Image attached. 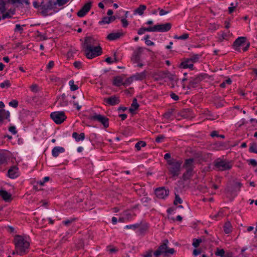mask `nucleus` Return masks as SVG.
Instances as JSON below:
<instances>
[{
	"label": "nucleus",
	"instance_id": "1",
	"mask_svg": "<svg viewBox=\"0 0 257 257\" xmlns=\"http://www.w3.org/2000/svg\"><path fill=\"white\" fill-rule=\"evenodd\" d=\"M83 47L85 54L88 59H92L102 53V49L98 42L93 37H86L83 44Z\"/></svg>",
	"mask_w": 257,
	"mask_h": 257
},
{
	"label": "nucleus",
	"instance_id": "2",
	"mask_svg": "<svg viewBox=\"0 0 257 257\" xmlns=\"http://www.w3.org/2000/svg\"><path fill=\"white\" fill-rule=\"evenodd\" d=\"M14 242L17 249V253L23 255L25 253L30 246L29 241L24 236L16 235L15 236Z\"/></svg>",
	"mask_w": 257,
	"mask_h": 257
},
{
	"label": "nucleus",
	"instance_id": "3",
	"mask_svg": "<svg viewBox=\"0 0 257 257\" xmlns=\"http://www.w3.org/2000/svg\"><path fill=\"white\" fill-rule=\"evenodd\" d=\"M182 162L175 159L168 161L167 168L169 174L173 180H176L181 171Z\"/></svg>",
	"mask_w": 257,
	"mask_h": 257
},
{
	"label": "nucleus",
	"instance_id": "4",
	"mask_svg": "<svg viewBox=\"0 0 257 257\" xmlns=\"http://www.w3.org/2000/svg\"><path fill=\"white\" fill-rule=\"evenodd\" d=\"M33 4L34 8L38 9L44 16H46L48 11L53 8L50 0H35Z\"/></svg>",
	"mask_w": 257,
	"mask_h": 257
},
{
	"label": "nucleus",
	"instance_id": "5",
	"mask_svg": "<svg viewBox=\"0 0 257 257\" xmlns=\"http://www.w3.org/2000/svg\"><path fill=\"white\" fill-rule=\"evenodd\" d=\"M214 166L217 170L224 171L231 169L232 167V163L231 161L217 159L214 162Z\"/></svg>",
	"mask_w": 257,
	"mask_h": 257
},
{
	"label": "nucleus",
	"instance_id": "6",
	"mask_svg": "<svg viewBox=\"0 0 257 257\" xmlns=\"http://www.w3.org/2000/svg\"><path fill=\"white\" fill-rule=\"evenodd\" d=\"M168 243V241L167 240H165L164 242L158 247L156 251L154 252V255L155 257H159L162 254L167 255L168 254H173L174 252V249L173 248H168L167 245Z\"/></svg>",
	"mask_w": 257,
	"mask_h": 257
},
{
	"label": "nucleus",
	"instance_id": "7",
	"mask_svg": "<svg viewBox=\"0 0 257 257\" xmlns=\"http://www.w3.org/2000/svg\"><path fill=\"white\" fill-rule=\"evenodd\" d=\"M51 117L57 124L62 123L66 118L65 113L63 111H55L52 112Z\"/></svg>",
	"mask_w": 257,
	"mask_h": 257
},
{
	"label": "nucleus",
	"instance_id": "8",
	"mask_svg": "<svg viewBox=\"0 0 257 257\" xmlns=\"http://www.w3.org/2000/svg\"><path fill=\"white\" fill-rule=\"evenodd\" d=\"M91 119L100 122L104 127H107L109 126L108 118L100 114L95 113L91 116Z\"/></svg>",
	"mask_w": 257,
	"mask_h": 257
},
{
	"label": "nucleus",
	"instance_id": "9",
	"mask_svg": "<svg viewBox=\"0 0 257 257\" xmlns=\"http://www.w3.org/2000/svg\"><path fill=\"white\" fill-rule=\"evenodd\" d=\"M155 194L156 196L160 199H164L168 196L169 190L164 187L159 188L156 189Z\"/></svg>",
	"mask_w": 257,
	"mask_h": 257
},
{
	"label": "nucleus",
	"instance_id": "10",
	"mask_svg": "<svg viewBox=\"0 0 257 257\" xmlns=\"http://www.w3.org/2000/svg\"><path fill=\"white\" fill-rule=\"evenodd\" d=\"M142 51L143 49L141 47H139L134 52V54L131 58V61L133 63H139L141 61V55L142 53Z\"/></svg>",
	"mask_w": 257,
	"mask_h": 257
},
{
	"label": "nucleus",
	"instance_id": "11",
	"mask_svg": "<svg viewBox=\"0 0 257 257\" xmlns=\"http://www.w3.org/2000/svg\"><path fill=\"white\" fill-rule=\"evenodd\" d=\"M92 3L89 2L86 3L82 9L77 13V15L80 17L84 16L90 10Z\"/></svg>",
	"mask_w": 257,
	"mask_h": 257
},
{
	"label": "nucleus",
	"instance_id": "12",
	"mask_svg": "<svg viewBox=\"0 0 257 257\" xmlns=\"http://www.w3.org/2000/svg\"><path fill=\"white\" fill-rule=\"evenodd\" d=\"M156 32H165L168 31L171 28V24L169 23L164 24L156 25Z\"/></svg>",
	"mask_w": 257,
	"mask_h": 257
},
{
	"label": "nucleus",
	"instance_id": "13",
	"mask_svg": "<svg viewBox=\"0 0 257 257\" xmlns=\"http://www.w3.org/2000/svg\"><path fill=\"white\" fill-rule=\"evenodd\" d=\"M8 176L12 179H14L19 176L18 168L14 166L12 167L8 171Z\"/></svg>",
	"mask_w": 257,
	"mask_h": 257
},
{
	"label": "nucleus",
	"instance_id": "14",
	"mask_svg": "<svg viewBox=\"0 0 257 257\" xmlns=\"http://www.w3.org/2000/svg\"><path fill=\"white\" fill-rule=\"evenodd\" d=\"M168 72V71H165L154 73L153 78L156 81H159L166 78Z\"/></svg>",
	"mask_w": 257,
	"mask_h": 257
},
{
	"label": "nucleus",
	"instance_id": "15",
	"mask_svg": "<svg viewBox=\"0 0 257 257\" xmlns=\"http://www.w3.org/2000/svg\"><path fill=\"white\" fill-rule=\"evenodd\" d=\"M105 102L110 105H114L119 103L120 100L119 98L116 96H112L108 98H104Z\"/></svg>",
	"mask_w": 257,
	"mask_h": 257
},
{
	"label": "nucleus",
	"instance_id": "16",
	"mask_svg": "<svg viewBox=\"0 0 257 257\" xmlns=\"http://www.w3.org/2000/svg\"><path fill=\"white\" fill-rule=\"evenodd\" d=\"M245 41V38L240 37L238 38L233 43V47L236 51H239L240 46L242 45Z\"/></svg>",
	"mask_w": 257,
	"mask_h": 257
},
{
	"label": "nucleus",
	"instance_id": "17",
	"mask_svg": "<svg viewBox=\"0 0 257 257\" xmlns=\"http://www.w3.org/2000/svg\"><path fill=\"white\" fill-rule=\"evenodd\" d=\"M194 162V160L193 159L190 158L185 160L184 164L183 165V168L185 169V170H193Z\"/></svg>",
	"mask_w": 257,
	"mask_h": 257
},
{
	"label": "nucleus",
	"instance_id": "18",
	"mask_svg": "<svg viewBox=\"0 0 257 257\" xmlns=\"http://www.w3.org/2000/svg\"><path fill=\"white\" fill-rule=\"evenodd\" d=\"M65 149L63 147H55L52 151V156L54 157H57L60 153H64Z\"/></svg>",
	"mask_w": 257,
	"mask_h": 257
},
{
	"label": "nucleus",
	"instance_id": "19",
	"mask_svg": "<svg viewBox=\"0 0 257 257\" xmlns=\"http://www.w3.org/2000/svg\"><path fill=\"white\" fill-rule=\"evenodd\" d=\"M5 119L8 121H10V113L9 111L4 110L0 114V123H2Z\"/></svg>",
	"mask_w": 257,
	"mask_h": 257
},
{
	"label": "nucleus",
	"instance_id": "20",
	"mask_svg": "<svg viewBox=\"0 0 257 257\" xmlns=\"http://www.w3.org/2000/svg\"><path fill=\"white\" fill-rule=\"evenodd\" d=\"M0 196L6 201H9L11 200V195L6 190H0Z\"/></svg>",
	"mask_w": 257,
	"mask_h": 257
},
{
	"label": "nucleus",
	"instance_id": "21",
	"mask_svg": "<svg viewBox=\"0 0 257 257\" xmlns=\"http://www.w3.org/2000/svg\"><path fill=\"white\" fill-rule=\"evenodd\" d=\"M122 35V33L120 32H116V33H112L109 34L107 37V38L109 40L113 41L115 40L120 37Z\"/></svg>",
	"mask_w": 257,
	"mask_h": 257
},
{
	"label": "nucleus",
	"instance_id": "22",
	"mask_svg": "<svg viewBox=\"0 0 257 257\" xmlns=\"http://www.w3.org/2000/svg\"><path fill=\"white\" fill-rule=\"evenodd\" d=\"M133 76L134 80H142L146 78V72L144 71L141 73H138L133 75Z\"/></svg>",
	"mask_w": 257,
	"mask_h": 257
},
{
	"label": "nucleus",
	"instance_id": "23",
	"mask_svg": "<svg viewBox=\"0 0 257 257\" xmlns=\"http://www.w3.org/2000/svg\"><path fill=\"white\" fill-rule=\"evenodd\" d=\"M57 102L61 106H67L68 103L67 100L66 99L65 95L64 94L59 97Z\"/></svg>",
	"mask_w": 257,
	"mask_h": 257
},
{
	"label": "nucleus",
	"instance_id": "24",
	"mask_svg": "<svg viewBox=\"0 0 257 257\" xmlns=\"http://www.w3.org/2000/svg\"><path fill=\"white\" fill-rule=\"evenodd\" d=\"M180 66L183 68H188L190 69H192L193 65L192 64V62L190 61V60L187 59L185 61L182 62L180 64Z\"/></svg>",
	"mask_w": 257,
	"mask_h": 257
},
{
	"label": "nucleus",
	"instance_id": "25",
	"mask_svg": "<svg viewBox=\"0 0 257 257\" xmlns=\"http://www.w3.org/2000/svg\"><path fill=\"white\" fill-rule=\"evenodd\" d=\"M193 174V170H186V171L182 175V179L184 181L187 180L191 178Z\"/></svg>",
	"mask_w": 257,
	"mask_h": 257
},
{
	"label": "nucleus",
	"instance_id": "26",
	"mask_svg": "<svg viewBox=\"0 0 257 257\" xmlns=\"http://www.w3.org/2000/svg\"><path fill=\"white\" fill-rule=\"evenodd\" d=\"M146 9V6L144 5H141L140 7L134 11V14H139L142 15L144 14V11Z\"/></svg>",
	"mask_w": 257,
	"mask_h": 257
},
{
	"label": "nucleus",
	"instance_id": "27",
	"mask_svg": "<svg viewBox=\"0 0 257 257\" xmlns=\"http://www.w3.org/2000/svg\"><path fill=\"white\" fill-rule=\"evenodd\" d=\"M72 137L74 138L76 141L78 142L80 141H82L85 138V135L84 133H81L80 135H78L77 133H73L72 134Z\"/></svg>",
	"mask_w": 257,
	"mask_h": 257
},
{
	"label": "nucleus",
	"instance_id": "28",
	"mask_svg": "<svg viewBox=\"0 0 257 257\" xmlns=\"http://www.w3.org/2000/svg\"><path fill=\"white\" fill-rule=\"evenodd\" d=\"M113 84L116 86H120L121 85H123V79L119 76L116 77L114 79Z\"/></svg>",
	"mask_w": 257,
	"mask_h": 257
},
{
	"label": "nucleus",
	"instance_id": "29",
	"mask_svg": "<svg viewBox=\"0 0 257 257\" xmlns=\"http://www.w3.org/2000/svg\"><path fill=\"white\" fill-rule=\"evenodd\" d=\"M139 104L137 102V100L136 98H134L133 103L131 105V107L130 108V111L131 112H134L139 107Z\"/></svg>",
	"mask_w": 257,
	"mask_h": 257
},
{
	"label": "nucleus",
	"instance_id": "30",
	"mask_svg": "<svg viewBox=\"0 0 257 257\" xmlns=\"http://www.w3.org/2000/svg\"><path fill=\"white\" fill-rule=\"evenodd\" d=\"M166 78H168L171 82L172 81L177 82L178 79L177 77L175 74H172L169 71L168 72Z\"/></svg>",
	"mask_w": 257,
	"mask_h": 257
},
{
	"label": "nucleus",
	"instance_id": "31",
	"mask_svg": "<svg viewBox=\"0 0 257 257\" xmlns=\"http://www.w3.org/2000/svg\"><path fill=\"white\" fill-rule=\"evenodd\" d=\"M231 225L229 222H226L224 225V231L228 234L231 231Z\"/></svg>",
	"mask_w": 257,
	"mask_h": 257
},
{
	"label": "nucleus",
	"instance_id": "32",
	"mask_svg": "<svg viewBox=\"0 0 257 257\" xmlns=\"http://www.w3.org/2000/svg\"><path fill=\"white\" fill-rule=\"evenodd\" d=\"M14 13H15L14 11H11V10L9 11V12H8L6 13H5V12L4 13H2L3 14L2 19L4 20L6 18H10L14 14Z\"/></svg>",
	"mask_w": 257,
	"mask_h": 257
},
{
	"label": "nucleus",
	"instance_id": "33",
	"mask_svg": "<svg viewBox=\"0 0 257 257\" xmlns=\"http://www.w3.org/2000/svg\"><path fill=\"white\" fill-rule=\"evenodd\" d=\"M6 3L4 0H0V12L1 13H4L6 11Z\"/></svg>",
	"mask_w": 257,
	"mask_h": 257
},
{
	"label": "nucleus",
	"instance_id": "34",
	"mask_svg": "<svg viewBox=\"0 0 257 257\" xmlns=\"http://www.w3.org/2000/svg\"><path fill=\"white\" fill-rule=\"evenodd\" d=\"M25 26V25H21L20 24H16L15 29H14L15 32H19L22 33L23 32V27Z\"/></svg>",
	"mask_w": 257,
	"mask_h": 257
},
{
	"label": "nucleus",
	"instance_id": "35",
	"mask_svg": "<svg viewBox=\"0 0 257 257\" xmlns=\"http://www.w3.org/2000/svg\"><path fill=\"white\" fill-rule=\"evenodd\" d=\"M215 254L217 256L223 257L225 255V251L223 249H220L219 248H217L215 252Z\"/></svg>",
	"mask_w": 257,
	"mask_h": 257
},
{
	"label": "nucleus",
	"instance_id": "36",
	"mask_svg": "<svg viewBox=\"0 0 257 257\" xmlns=\"http://www.w3.org/2000/svg\"><path fill=\"white\" fill-rule=\"evenodd\" d=\"M69 85L71 91H75L78 89V86L74 84V81L71 80L69 82Z\"/></svg>",
	"mask_w": 257,
	"mask_h": 257
},
{
	"label": "nucleus",
	"instance_id": "37",
	"mask_svg": "<svg viewBox=\"0 0 257 257\" xmlns=\"http://www.w3.org/2000/svg\"><path fill=\"white\" fill-rule=\"evenodd\" d=\"M11 86L10 81L8 80H5L4 82L0 84V87L2 88H8Z\"/></svg>",
	"mask_w": 257,
	"mask_h": 257
},
{
	"label": "nucleus",
	"instance_id": "38",
	"mask_svg": "<svg viewBox=\"0 0 257 257\" xmlns=\"http://www.w3.org/2000/svg\"><path fill=\"white\" fill-rule=\"evenodd\" d=\"M146 146V143L143 141H140L135 145V147L138 150H140L141 147H144Z\"/></svg>",
	"mask_w": 257,
	"mask_h": 257
},
{
	"label": "nucleus",
	"instance_id": "39",
	"mask_svg": "<svg viewBox=\"0 0 257 257\" xmlns=\"http://www.w3.org/2000/svg\"><path fill=\"white\" fill-rule=\"evenodd\" d=\"M111 23L109 17H104L101 21L99 22L100 24H108Z\"/></svg>",
	"mask_w": 257,
	"mask_h": 257
},
{
	"label": "nucleus",
	"instance_id": "40",
	"mask_svg": "<svg viewBox=\"0 0 257 257\" xmlns=\"http://www.w3.org/2000/svg\"><path fill=\"white\" fill-rule=\"evenodd\" d=\"M30 89L34 93H36L40 90L39 86L37 84H33L30 86Z\"/></svg>",
	"mask_w": 257,
	"mask_h": 257
},
{
	"label": "nucleus",
	"instance_id": "41",
	"mask_svg": "<svg viewBox=\"0 0 257 257\" xmlns=\"http://www.w3.org/2000/svg\"><path fill=\"white\" fill-rule=\"evenodd\" d=\"M140 227V224L137 223L135 224L126 225L125 228L129 229L136 230Z\"/></svg>",
	"mask_w": 257,
	"mask_h": 257
},
{
	"label": "nucleus",
	"instance_id": "42",
	"mask_svg": "<svg viewBox=\"0 0 257 257\" xmlns=\"http://www.w3.org/2000/svg\"><path fill=\"white\" fill-rule=\"evenodd\" d=\"M134 80V79L133 78V76H132L131 77L127 78L124 82H123V85L124 86H127L131 84L133 81Z\"/></svg>",
	"mask_w": 257,
	"mask_h": 257
},
{
	"label": "nucleus",
	"instance_id": "43",
	"mask_svg": "<svg viewBox=\"0 0 257 257\" xmlns=\"http://www.w3.org/2000/svg\"><path fill=\"white\" fill-rule=\"evenodd\" d=\"M188 36H189L188 34L185 33L180 36H178L177 35H175V36H174V38L175 39H178V40H185L188 38Z\"/></svg>",
	"mask_w": 257,
	"mask_h": 257
},
{
	"label": "nucleus",
	"instance_id": "44",
	"mask_svg": "<svg viewBox=\"0 0 257 257\" xmlns=\"http://www.w3.org/2000/svg\"><path fill=\"white\" fill-rule=\"evenodd\" d=\"M182 202V200L179 197V196L177 194H175V198L174 201V204L175 205H177L178 204H181Z\"/></svg>",
	"mask_w": 257,
	"mask_h": 257
},
{
	"label": "nucleus",
	"instance_id": "45",
	"mask_svg": "<svg viewBox=\"0 0 257 257\" xmlns=\"http://www.w3.org/2000/svg\"><path fill=\"white\" fill-rule=\"evenodd\" d=\"M199 57V55L198 54H193L189 59L190 60V61L192 63L196 62L198 60Z\"/></svg>",
	"mask_w": 257,
	"mask_h": 257
},
{
	"label": "nucleus",
	"instance_id": "46",
	"mask_svg": "<svg viewBox=\"0 0 257 257\" xmlns=\"http://www.w3.org/2000/svg\"><path fill=\"white\" fill-rule=\"evenodd\" d=\"M145 40L146 44L148 46H153L154 45V43L149 40V35H147L145 36Z\"/></svg>",
	"mask_w": 257,
	"mask_h": 257
},
{
	"label": "nucleus",
	"instance_id": "47",
	"mask_svg": "<svg viewBox=\"0 0 257 257\" xmlns=\"http://www.w3.org/2000/svg\"><path fill=\"white\" fill-rule=\"evenodd\" d=\"M249 151L257 154V144H252L249 148Z\"/></svg>",
	"mask_w": 257,
	"mask_h": 257
},
{
	"label": "nucleus",
	"instance_id": "48",
	"mask_svg": "<svg viewBox=\"0 0 257 257\" xmlns=\"http://www.w3.org/2000/svg\"><path fill=\"white\" fill-rule=\"evenodd\" d=\"M107 250L110 253H114L116 252L117 249L116 248L113 247L111 246H108L107 247Z\"/></svg>",
	"mask_w": 257,
	"mask_h": 257
},
{
	"label": "nucleus",
	"instance_id": "49",
	"mask_svg": "<svg viewBox=\"0 0 257 257\" xmlns=\"http://www.w3.org/2000/svg\"><path fill=\"white\" fill-rule=\"evenodd\" d=\"M201 241V239H194L192 244L195 247H197L199 246Z\"/></svg>",
	"mask_w": 257,
	"mask_h": 257
},
{
	"label": "nucleus",
	"instance_id": "50",
	"mask_svg": "<svg viewBox=\"0 0 257 257\" xmlns=\"http://www.w3.org/2000/svg\"><path fill=\"white\" fill-rule=\"evenodd\" d=\"M138 228L143 232L147 229L148 225L146 224H140V227Z\"/></svg>",
	"mask_w": 257,
	"mask_h": 257
},
{
	"label": "nucleus",
	"instance_id": "51",
	"mask_svg": "<svg viewBox=\"0 0 257 257\" xmlns=\"http://www.w3.org/2000/svg\"><path fill=\"white\" fill-rule=\"evenodd\" d=\"M231 82V80L230 79H228L226 80L225 81L223 82L222 83L220 84V86L222 88H224L226 86V84H230Z\"/></svg>",
	"mask_w": 257,
	"mask_h": 257
},
{
	"label": "nucleus",
	"instance_id": "52",
	"mask_svg": "<svg viewBox=\"0 0 257 257\" xmlns=\"http://www.w3.org/2000/svg\"><path fill=\"white\" fill-rule=\"evenodd\" d=\"M143 255V257H152L153 255V250H149L146 251Z\"/></svg>",
	"mask_w": 257,
	"mask_h": 257
},
{
	"label": "nucleus",
	"instance_id": "53",
	"mask_svg": "<svg viewBox=\"0 0 257 257\" xmlns=\"http://www.w3.org/2000/svg\"><path fill=\"white\" fill-rule=\"evenodd\" d=\"M9 104L10 106H12L14 108H16L18 105V101H17L16 100H13L10 101L9 102Z\"/></svg>",
	"mask_w": 257,
	"mask_h": 257
},
{
	"label": "nucleus",
	"instance_id": "54",
	"mask_svg": "<svg viewBox=\"0 0 257 257\" xmlns=\"http://www.w3.org/2000/svg\"><path fill=\"white\" fill-rule=\"evenodd\" d=\"M6 156L4 154L0 153V165L4 164L6 162Z\"/></svg>",
	"mask_w": 257,
	"mask_h": 257
},
{
	"label": "nucleus",
	"instance_id": "55",
	"mask_svg": "<svg viewBox=\"0 0 257 257\" xmlns=\"http://www.w3.org/2000/svg\"><path fill=\"white\" fill-rule=\"evenodd\" d=\"M50 179V178L49 177H45L44 178L43 181H40L38 182V184H40L41 186H43L44 185V183L47 181H48Z\"/></svg>",
	"mask_w": 257,
	"mask_h": 257
},
{
	"label": "nucleus",
	"instance_id": "56",
	"mask_svg": "<svg viewBox=\"0 0 257 257\" xmlns=\"http://www.w3.org/2000/svg\"><path fill=\"white\" fill-rule=\"evenodd\" d=\"M165 138L164 136L159 135L156 138V142L158 143L161 142Z\"/></svg>",
	"mask_w": 257,
	"mask_h": 257
},
{
	"label": "nucleus",
	"instance_id": "57",
	"mask_svg": "<svg viewBox=\"0 0 257 257\" xmlns=\"http://www.w3.org/2000/svg\"><path fill=\"white\" fill-rule=\"evenodd\" d=\"M146 31L147 32H156V25L154 27H150L148 28H145Z\"/></svg>",
	"mask_w": 257,
	"mask_h": 257
},
{
	"label": "nucleus",
	"instance_id": "58",
	"mask_svg": "<svg viewBox=\"0 0 257 257\" xmlns=\"http://www.w3.org/2000/svg\"><path fill=\"white\" fill-rule=\"evenodd\" d=\"M159 14L161 16L165 15H167V14H168L169 13V11H165V10H163V9H159Z\"/></svg>",
	"mask_w": 257,
	"mask_h": 257
},
{
	"label": "nucleus",
	"instance_id": "59",
	"mask_svg": "<svg viewBox=\"0 0 257 257\" xmlns=\"http://www.w3.org/2000/svg\"><path fill=\"white\" fill-rule=\"evenodd\" d=\"M9 131L13 134L15 135L17 134V131H16V127L14 126H12L9 128Z\"/></svg>",
	"mask_w": 257,
	"mask_h": 257
},
{
	"label": "nucleus",
	"instance_id": "60",
	"mask_svg": "<svg viewBox=\"0 0 257 257\" xmlns=\"http://www.w3.org/2000/svg\"><path fill=\"white\" fill-rule=\"evenodd\" d=\"M121 22L123 27L125 28L128 26V24L125 18H122L121 19Z\"/></svg>",
	"mask_w": 257,
	"mask_h": 257
},
{
	"label": "nucleus",
	"instance_id": "61",
	"mask_svg": "<svg viewBox=\"0 0 257 257\" xmlns=\"http://www.w3.org/2000/svg\"><path fill=\"white\" fill-rule=\"evenodd\" d=\"M172 112L168 111V112H166L164 114V117L166 119H169L171 117V116H172Z\"/></svg>",
	"mask_w": 257,
	"mask_h": 257
},
{
	"label": "nucleus",
	"instance_id": "62",
	"mask_svg": "<svg viewBox=\"0 0 257 257\" xmlns=\"http://www.w3.org/2000/svg\"><path fill=\"white\" fill-rule=\"evenodd\" d=\"M74 219H68L67 220L63 221V222L65 225H69L70 223H72L74 221Z\"/></svg>",
	"mask_w": 257,
	"mask_h": 257
},
{
	"label": "nucleus",
	"instance_id": "63",
	"mask_svg": "<svg viewBox=\"0 0 257 257\" xmlns=\"http://www.w3.org/2000/svg\"><path fill=\"white\" fill-rule=\"evenodd\" d=\"M69 0H57L58 4L59 6H62L66 4Z\"/></svg>",
	"mask_w": 257,
	"mask_h": 257
},
{
	"label": "nucleus",
	"instance_id": "64",
	"mask_svg": "<svg viewBox=\"0 0 257 257\" xmlns=\"http://www.w3.org/2000/svg\"><path fill=\"white\" fill-rule=\"evenodd\" d=\"M18 3L21 4H25L27 6H29L30 5L29 0H18Z\"/></svg>",
	"mask_w": 257,
	"mask_h": 257
}]
</instances>
